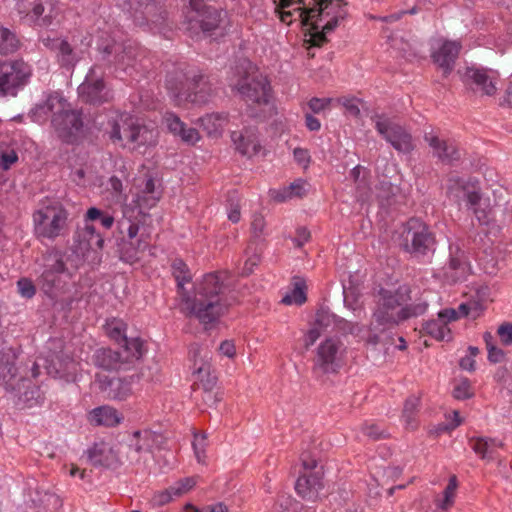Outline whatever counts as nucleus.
<instances>
[{
	"mask_svg": "<svg viewBox=\"0 0 512 512\" xmlns=\"http://www.w3.org/2000/svg\"><path fill=\"white\" fill-rule=\"evenodd\" d=\"M341 347L339 340L327 338L317 348L313 372L316 375L337 373L341 367Z\"/></svg>",
	"mask_w": 512,
	"mask_h": 512,
	"instance_id": "nucleus-17",
	"label": "nucleus"
},
{
	"mask_svg": "<svg viewBox=\"0 0 512 512\" xmlns=\"http://www.w3.org/2000/svg\"><path fill=\"white\" fill-rule=\"evenodd\" d=\"M15 361L16 355L11 348L0 351V386L4 387L6 391L18 395L19 400L29 402L39 391L26 385L30 382L25 377L18 375Z\"/></svg>",
	"mask_w": 512,
	"mask_h": 512,
	"instance_id": "nucleus-7",
	"label": "nucleus"
},
{
	"mask_svg": "<svg viewBox=\"0 0 512 512\" xmlns=\"http://www.w3.org/2000/svg\"><path fill=\"white\" fill-rule=\"evenodd\" d=\"M469 445L481 459L491 461L496 457V448L502 447L503 442L490 437H471Z\"/></svg>",
	"mask_w": 512,
	"mask_h": 512,
	"instance_id": "nucleus-34",
	"label": "nucleus"
},
{
	"mask_svg": "<svg viewBox=\"0 0 512 512\" xmlns=\"http://www.w3.org/2000/svg\"><path fill=\"white\" fill-rule=\"evenodd\" d=\"M48 352L43 358V367L53 378L64 379L69 382L75 379L77 363L66 352L61 339H50L47 343Z\"/></svg>",
	"mask_w": 512,
	"mask_h": 512,
	"instance_id": "nucleus-10",
	"label": "nucleus"
},
{
	"mask_svg": "<svg viewBox=\"0 0 512 512\" xmlns=\"http://www.w3.org/2000/svg\"><path fill=\"white\" fill-rule=\"evenodd\" d=\"M99 391L112 400H125L132 394L131 382L124 378L97 376Z\"/></svg>",
	"mask_w": 512,
	"mask_h": 512,
	"instance_id": "nucleus-24",
	"label": "nucleus"
},
{
	"mask_svg": "<svg viewBox=\"0 0 512 512\" xmlns=\"http://www.w3.org/2000/svg\"><path fill=\"white\" fill-rule=\"evenodd\" d=\"M452 395L457 400L470 399L474 396L471 382L468 378H461L454 386Z\"/></svg>",
	"mask_w": 512,
	"mask_h": 512,
	"instance_id": "nucleus-49",
	"label": "nucleus"
},
{
	"mask_svg": "<svg viewBox=\"0 0 512 512\" xmlns=\"http://www.w3.org/2000/svg\"><path fill=\"white\" fill-rule=\"evenodd\" d=\"M92 361L95 366L104 370H117L125 365L124 356L120 351L104 347L94 352Z\"/></svg>",
	"mask_w": 512,
	"mask_h": 512,
	"instance_id": "nucleus-32",
	"label": "nucleus"
},
{
	"mask_svg": "<svg viewBox=\"0 0 512 512\" xmlns=\"http://www.w3.org/2000/svg\"><path fill=\"white\" fill-rule=\"evenodd\" d=\"M419 402L420 399L418 397L410 396L409 398L406 399L404 403L403 417L405 418L407 425H409L412 428L415 427V425H413V415L418 409Z\"/></svg>",
	"mask_w": 512,
	"mask_h": 512,
	"instance_id": "nucleus-52",
	"label": "nucleus"
},
{
	"mask_svg": "<svg viewBox=\"0 0 512 512\" xmlns=\"http://www.w3.org/2000/svg\"><path fill=\"white\" fill-rule=\"evenodd\" d=\"M422 329L425 333L438 341L451 339V331L449 327L439 319L425 322Z\"/></svg>",
	"mask_w": 512,
	"mask_h": 512,
	"instance_id": "nucleus-41",
	"label": "nucleus"
},
{
	"mask_svg": "<svg viewBox=\"0 0 512 512\" xmlns=\"http://www.w3.org/2000/svg\"><path fill=\"white\" fill-rule=\"evenodd\" d=\"M446 193L448 198L459 208L464 204L467 210L479 204L481 189L477 180L450 175L447 179Z\"/></svg>",
	"mask_w": 512,
	"mask_h": 512,
	"instance_id": "nucleus-14",
	"label": "nucleus"
},
{
	"mask_svg": "<svg viewBox=\"0 0 512 512\" xmlns=\"http://www.w3.org/2000/svg\"><path fill=\"white\" fill-rule=\"evenodd\" d=\"M30 76L31 69L23 60L0 62V96H16Z\"/></svg>",
	"mask_w": 512,
	"mask_h": 512,
	"instance_id": "nucleus-13",
	"label": "nucleus"
},
{
	"mask_svg": "<svg viewBox=\"0 0 512 512\" xmlns=\"http://www.w3.org/2000/svg\"><path fill=\"white\" fill-rule=\"evenodd\" d=\"M410 293L411 290L406 285L399 286L395 292L381 289L380 299L369 324V331L384 332L402 322L400 309L397 310V308L411 300Z\"/></svg>",
	"mask_w": 512,
	"mask_h": 512,
	"instance_id": "nucleus-5",
	"label": "nucleus"
},
{
	"mask_svg": "<svg viewBox=\"0 0 512 512\" xmlns=\"http://www.w3.org/2000/svg\"><path fill=\"white\" fill-rule=\"evenodd\" d=\"M318 21L319 20L314 19L308 25V26H310V28H309V34H310L309 42L311 43L312 46H315V47H321L323 44H325L327 42L326 34L331 32V31H326L324 29V25L322 27H320L318 25Z\"/></svg>",
	"mask_w": 512,
	"mask_h": 512,
	"instance_id": "nucleus-46",
	"label": "nucleus"
},
{
	"mask_svg": "<svg viewBox=\"0 0 512 512\" xmlns=\"http://www.w3.org/2000/svg\"><path fill=\"white\" fill-rule=\"evenodd\" d=\"M235 88L248 106L250 117L261 116L256 107L267 105L270 97L271 86L266 77L256 73H246L235 84Z\"/></svg>",
	"mask_w": 512,
	"mask_h": 512,
	"instance_id": "nucleus-8",
	"label": "nucleus"
},
{
	"mask_svg": "<svg viewBox=\"0 0 512 512\" xmlns=\"http://www.w3.org/2000/svg\"><path fill=\"white\" fill-rule=\"evenodd\" d=\"M102 53L103 60L107 56L114 54V64L125 70L128 67L134 66L139 56V49L131 42L114 43L113 45H107Z\"/></svg>",
	"mask_w": 512,
	"mask_h": 512,
	"instance_id": "nucleus-25",
	"label": "nucleus"
},
{
	"mask_svg": "<svg viewBox=\"0 0 512 512\" xmlns=\"http://www.w3.org/2000/svg\"><path fill=\"white\" fill-rule=\"evenodd\" d=\"M186 79L189 83L187 98L196 104H206L215 93V85L210 76L197 72H188Z\"/></svg>",
	"mask_w": 512,
	"mask_h": 512,
	"instance_id": "nucleus-19",
	"label": "nucleus"
},
{
	"mask_svg": "<svg viewBox=\"0 0 512 512\" xmlns=\"http://www.w3.org/2000/svg\"><path fill=\"white\" fill-rule=\"evenodd\" d=\"M226 17V12L216 9L212 6H204L199 9H191L187 16V27L192 36H198L203 33L205 36H211L215 31L221 29V24Z\"/></svg>",
	"mask_w": 512,
	"mask_h": 512,
	"instance_id": "nucleus-15",
	"label": "nucleus"
},
{
	"mask_svg": "<svg viewBox=\"0 0 512 512\" xmlns=\"http://www.w3.org/2000/svg\"><path fill=\"white\" fill-rule=\"evenodd\" d=\"M150 434L148 432L142 433L141 431H135L129 438L127 444V458L132 461H139L140 454L147 451L149 445L147 443Z\"/></svg>",
	"mask_w": 512,
	"mask_h": 512,
	"instance_id": "nucleus-36",
	"label": "nucleus"
},
{
	"mask_svg": "<svg viewBox=\"0 0 512 512\" xmlns=\"http://www.w3.org/2000/svg\"><path fill=\"white\" fill-rule=\"evenodd\" d=\"M18 291L21 296L30 299L36 293V288L33 282L28 278H21L17 282Z\"/></svg>",
	"mask_w": 512,
	"mask_h": 512,
	"instance_id": "nucleus-60",
	"label": "nucleus"
},
{
	"mask_svg": "<svg viewBox=\"0 0 512 512\" xmlns=\"http://www.w3.org/2000/svg\"><path fill=\"white\" fill-rule=\"evenodd\" d=\"M162 197L161 184H156L152 176H146L139 185V191L136 195V204L142 209H151Z\"/></svg>",
	"mask_w": 512,
	"mask_h": 512,
	"instance_id": "nucleus-28",
	"label": "nucleus"
},
{
	"mask_svg": "<svg viewBox=\"0 0 512 512\" xmlns=\"http://www.w3.org/2000/svg\"><path fill=\"white\" fill-rule=\"evenodd\" d=\"M323 488L321 478L315 473L299 476L295 483L297 494L305 500L315 502Z\"/></svg>",
	"mask_w": 512,
	"mask_h": 512,
	"instance_id": "nucleus-30",
	"label": "nucleus"
},
{
	"mask_svg": "<svg viewBox=\"0 0 512 512\" xmlns=\"http://www.w3.org/2000/svg\"><path fill=\"white\" fill-rule=\"evenodd\" d=\"M120 352L124 356L125 364L132 362L133 360H138L142 357L144 352L143 341L137 337H124V342L122 343V351Z\"/></svg>",
	"mask_w": 512,
	"mask_h": 512,
	"instance_id": "nucleus-39",
	"label": "nucleus"
},
{
	"mask_svg": "<svg viewBox=\"0 0 512 512\" xmlns=\"http://www.w3.org/2000/svg\"><path fill=\"white\" fill-rule=\"evenodd\" d=\"M428 308V303L426 301H419L413 304H407L400 308V318L402 321H405L412 317H418L423 315Z\"/></svg>",
	"mask_w": 512,
	"mask_h": 512,
	"instance_id": "nucleus-48",
	"label": "nucleus"
},
{
	"mask_svg": "<svg viewBox=\"0 0 512 512\" xmlns=\"http://www.w3.org/2000/svg\"><path fill=\"white\" fill-rule=\"evenodd\" d=\"M424 140L433 150V156L444 164H453L459 161L461 153L454 142L439 138L436 135L427 133Z\"/></svg>",
	"mask_w": 512,
	"mask_h": 512,
	"instance_id": "nucleus-27",
	"label": "nucleus"
},
{
	"mask_svg": "<svg viewBox=\"0 0 512 512\" xmlns=\"http://www.w3.org/2000/svg\"><path fill=\"white\" fill-rule=\"evenodd\" d=\"M457 488V478L455 475L451 476L449 482L444 490V499L440 504L442 509H447L453 503L454 492Z\"/></svg>",
	"mask_w": 512,
	"mask_h": 512,
	"instance_id": "nucleus-58",
	"label": "nucleus"
},
{
	"mask_svg": "<svg viewBox=\"0 0 512 512\" xmlns=\"http://www.w3.org/2000/svg\"><path fill=\"white\" fill-rule=\"evenodd\" d=\"M338 330L343 332L344 334L359 336L363 332L364 326L357 322H352L344 318H339Z\"/></svg>",
	"mask_w": 512,
	"mask_h": 512,
	"instance_id": "nucleus-56",
	"label": "nucleus"
},
{
	"mask_svg": "<svg viewBox=\"0 0 512 512\" xmlns=\"http://www.w3.org/2000/svg\"><path fill=\"white\" fill-rule=\"evenodd\" d=\"M172 272L177 282L179 294L182 296V293H189L184 288V285L185 283H189L192 277L186 263L181 259H175L172 263Z\"/></svg>",
	"mask_w": 512,
	"mask_h": 512,
	"instance_id": "nucleus-40",
	"label": "nucleus"
},
{
	"mask_svg": "<svg viewBox=\"0 0 512 512\" xmlns=\"http://www.w3.org/2000/svg\"><path fill=\"white\" fill-rule=\"evenodd\" d=\"M497 334L500 337V340L503 345H505V346L512 345V323L511 322L502 323L497 329Z\"/></svg>",
	"mask_w": 512,
	"mask_h": 512,
	"instance_id": "nucleus-62",
	"label": "nucleus"
},
{
	"mask_svg": "<svg viewBox=\"0 0 512 512\" xmlns=\"http://www.w3.org/2000/svg\"><path fill=\"white\" fill-rule=\"evenodd\" d=\"M124 325L120 322L108 324L107 333L109 337L117 342H124V337H127L124 332Z\"/></svg>",
	"mask_w": 512,
	"mask_h": 512,
	"instance_id": "nucleus-61",
	"label": "nucleus"
},
{
	"mask_svg": "<svg viewBox=\"0 0 512 512\" xmlns=\"http://www.w3.org/2000/svg\"><path fill=\"white\" fill-rule=\"evenodd\" d=\"M225 121L226 116L221 113L207 114L200 118L201 125L210 135L218 132Z\"/></svg>",
	"mask_w": 512,
	"mask_h": 512,
	"instance_id": "nucleus-45",
	"label": "nucleus"
},
{
	"mask_svg": "<svg viewBox=\"0 0 512 512\" xmlns=\"http://www.w3.org/2000/svg\"><path fill=\"white\" fill-rule=\"evenodd\" d=\"M399 246L412 258L424 260L436 251V235L425 222L418 218H410L401 227Z\"/></svg>",
	"mask_w": 512,
	"mask_h": 512,
	"instance_id": "nucleus-4",
	"label": "nucleus"
},
{
	"mask_svg": "<svg viewBox=\"0 0 512 512\" xmlns=\"http://www.w3.org/2000/svg\"><path fill=\"white\" fill-rule=\"evenodd\" d=\"M363 433L372 440H380L388 437L385 429L380 428L377 424H365L362 428Z\"/></svg>",
	"mask_w": 512,
	"mask_h": 512,
	"instance_id": "nucleus-59",
	"label": "nucleus"
},
{
	"mask_svg": "<svg viewBox=\"0 0 512 512\" xmlns=\"http://www.w3.org/2000/svg\"><path fill=\"white\" fill-rule=\"evenodd\" d=\"M462 80L471 91L480 93L481 96L491 97L497 92L496 79L485 69L467 68Z\"/></svg>",
	"mask_w": 512,
	"mask_h": 512,
	"instance_id": "nucleus-22",
	"label": "nucleus"
},
{
	"mask_svg": "<svg viewBox=\"0 0 512 512\" xmlns=\"http://www.w3.org/2000/svg\"><path fill=\"white\" fill-rule=\"evenodd\" d=\"M461 48L460 42L445 40L431 52V59L441 70L444 78L454 70Z\"/></svg>",
	"mask_w": 512,
	"mask_h": 512,
	"instance_id": "nucleus-21",
	"label": "nucleus"
},
{
	"mask_svg": "<svg viewBox=\"0 0 512 512\" xmlns=\"http://www.w3.org/2000/svg\"><path fill=\"white\" fill-rule=\"evenodd\" d=\"M305 289L304 281L297 280L294 283V288L282 298L281 303L285 305H302L307 300Z\"/></svg>",
	"mask_w": 512,
	"mask_h": 512,
	"instance_id": "nucleus-43",
	"label": "nucleus"
},
{
	"mask_svg": "<svg viewBox=\"0 0 512 512\" xmlns=\"http://www.w3.org/2000/svg\"><path fill=\"white\" fill-rule=\"evenodd\" d=\"M147 247L148 243L142 237L136 240H126V237L123 236L117 242V253L120 260L132 264L139 260L140 252L145 251Z\"/></svg>",
	"mask_w": 512,
	"mask_h": 512,
	"instance_id": "nucleus-31",
	"label": "nucleus"
},
{
	"mask_svg": "<svg viewBox=\"0 0 512 512\" xmlns=\"http://www.w3.org/2000/svg\"><path fill=\"white\" fill-rule=\"evenodd\" d=\"M231 139L236 150L243 156L252 157L256 155L261 146L256 133L253 130L233 131Z\"/></svg>",
	"mask_w": 512,
	"mask_h": 512,
	"instance_id": "nucleus-29",
	"label": "nucleus"
},
{
	"mask_svg": "<svg viewBox=\"0 0 512 512\" xmlns=\"http://www.w3.org/2000/svg\"><path fill=\"white\" fill-rule=\"evenodd\" d=\"M58 49L61 65L66 67L73 66L76 61V58L73 53L71 45L67 41L61 40Z\"/></svg>",
	"mask_w": 512,
	"mask_h": 512,
	"instance_id": "nucleus-51",
	"label": "nucleus"
},
{
	"mask_svg": "<svg viewBox=\"0 0 512 512\" xmlns=\"http://www.w3.org/2000/svg\"><path fill=\"white\" fill-rule=\"evenodd\" d=\"M331 103L330 98L313 97L309 100L308 106L314 113H320L325 110Z\"/></svg>",
	"mask_w": 512,
	"mask_h": 512,
	"instance_id": "nucleus-63",
	"label": "nucleus"
},
{
	"mask_svg": "<svg viewBox=\"0 0 512 512\" xmlns=\"http://www.w3.org/2000/svg\"><path fill=\"white\" fill-rule=\"evenodd\" d=\"M197 483V477H186L171 485L174 496L179 497L191 490Z\"/></svg>",
	"mask_w": 512,
	"mask_h": 512,
	"instance_id": "nucleus-53",
	"label": "nucleus"
},
{
	"mask_svg": "<svg viewBox=\"0 0 512 512\" xmlns=\"http://www.w3.org/2000/svg\"><path fill=\"white\" fill-rule=\"evenodd\" d=\"M108 134L112 142H121L133 150L153 147L157 144L158 130L147 126L133 117L120 118L108 121Z\"/></svg>",
	"mask_w": 512,
	"mask_h": 512,
	"instance_id": "nucleus-3",
	"label": "nucleus"
},
{
	"mask_svg": "<svg viewBox=\"0 0 512 512\" xmlns=\"http://www.w3.org/2000/svg\"><path fill=\"white\" fill-rule=\"evenodd\" d=\"M377 198L382 207H390L397 202L400 188L387 179H383L376 187Z\"/></svg>",
	"mask_w": 512,
	"mask_h": 512,
	"instance_id": "nucleus-37",
	"label": "nucleus"
},
{
	"mask_svg": "<svg viewBox=\"0 0 512 512\" xmlns=\"http://www.w3.org/2000/svg\"><path fill=\"white\" fill-rule=\"evenodd\" d=\"M346 6L347 3L345 1L313 3L312 7H309L308 14L311 13L312 20H322L325 17H331L324 25V29L326 31H333L338 26L339 21L347 16Z\"/></svg>",
	"mask_w": 512,
	"mask_h": 512,
	"instance_id": "nucleus-20",
	"label": "nucleus"
},
{
	"mask_svg": "<svg viewBox=\"0 0 512 512\" xmlns=\"http://www.w3.org/2000/svg\"><path fill=\"white\" fill-rule=\"evenodd\" d=\"M16 9L19 14L39 27H48L53 22L50 0H18Z\"/></svg>",
	"mask_w": 512,
	"mask_h": 512,
	"instance_id": "nucleus-18",
	"label": "nucleus"
},
{
	"mask_svg": "<svg viewBox=\"0 0 512 512\" xmlns=\"http://www.w3.org/2000/svg\"><path fill=\"white\" fill-rule=\"evenodd\" d=\"M275 5V13L280 21L284 24L291 25L294 21L299 20L302 26H308L312 21L309 7L298 6L292 10L289 8L295 4V0H273Z\"/></svg>",
	"mask_w": 512,
	"mask_h": 512,
	"instance_id": "nucleus-26",
	"label": "nucleus"
},
{
	"mask_svg": "<svg viewBox=\"0 0 512 512\" xmlns=\"http://www.w3.org/2000/svg\"><path fill=\"white\" fill-rule=\"evenodd\" d=\"M481 225L492 226L495 222L494 207L490 204L489 199L480 196L479 204L470 209Z\"/></svg>",
	"mask_w": 512,
	"mask_h": 512,
	"instance_id": "nucleus-38",
	"label": "nucleus"
},
{
	"mask_svg": "<svg viewBox=\"0 0 512 512\" xmlns=\"http://www.w3.org/2000/svg\"><path fill=\"white\" fill-rule=\"evenodd\" d=\"M97 65L90 68L83 83L78 87V95L82 102L99 106L112 99L111 91L103 80V71Z\"/></svg>",
	"mask_w": 512,
	"mask_h": 512,
	"instance_id": "nucleus-16",
	"label": "nucleus"
},
{
	"mask_svg": "<svg viewBox=\"0 0 512 512\" xmlns=\"http://www.w3.org/2000/svg\"><path fill=\"white\" fill-rule=\"evenodd\" d=\"M20 42L16 34L8 28L0 26V54L9 55L16 52Z\"/></svg>",
	"mask_w": 512,
	"mask_h": 512,
	"instance_id": "nucleus-42",
	"label": "nucleus"
},
{
	"mask_svg": "<svg viewBox=\"0 0 512 512\" xmlns=\"http://www.w3.org/2000/svg\"><path fill=\"white\" fill-rule=\"evenodd\" d=\"M117 5L139 25L162 24L167 16L165 0H117Z\"/></svg>",
	"mask_w": 512,
	"mask_h": 512,
	"instance_id": "nucleus-11",
	"label": "nucleus"
},
{
	"mask_svg": "<svg viewBox=\"0 0 512 512\" xmlns=\"http://www.w3.org/2000/svg\"><path fill=\"white\" fill-rule=\"evenodd\" d=\"M264 228H265L264 217L260 214H255L253 216V220L251 222V231H252L253 237L259 238L263 234Z\"/></svg>",
	"mask_w": 512,
	"mask_h": 512,
	"instance_id": "nucleus-64",
	"label": "nucleus"
},
{
	"mask_svg": "<svg viewBox=\"0 0 512 512\" xmlns=\"http://www.w3.org/2000/svg\"><path fill=\"white\" fill-rule=\"evenodd\" d=\"M43 271L38 279L41 290L50 298H56L65 292L71 273L67 269L60 251H52L44 256Z\"/></svg>",
	"mask_w": 512,
	"mask_h": 512,
	"instance_id": "nucleus-6",
	"label": "nucleus"
},
{
	"mask_svg": "<svg viewBox=\"0 0 512 512\" xmlns=\"http://www.w3.org/2000/svg\"><path fill=\"white\" fill-rule=\"evenodd\" d=\"M86 219L90 221H99L105 229H110L114 223V217L96 207H91L86 212Z\"/></svg>",
	"mask_w": 512,
	"mask_h": 512,
	"instance_id": "nucleus-47",
	"label": "nucleus"
},
{
	"mask_svg": "<svg viewBox=\"0 0 512 512\" xmlns=\"http://www.w3.org/2000/svg\"><path fill=\"white\" fill-rule=\"evenodd\" d=\"M118 228L121 234L126 233V240H136L139 233V224L128 219H122L118 222Z\"/></svg>",
	"mask_w": 512,
	"mask_h": 512,
	"instance_id": "nucleus-55",
	"label": "nucleus"
},
{
	"mask_svg": "<svg viewBox=\"0 0 512 512\" xmlns=\"http://www.w3.org/2000/svg\"><path fill=\"white\" fill-rule=\"evenodd\" d=\"M165 122L169 131L175 136H179L182 141L188 144H195L199 140L197 129L188 127L176 114L167 113Z\"/></svg>",
	"mask_w": 512,
	"mask_h": 512,
	"instance_id": "nucleus-33",
	"label": "nucleus"
},
{
	"mask_svg": "<svg viewBox=\"0 0 512 512\" xmlns=\"http://www.w3.org/2000/svg\"><path fill=\"white\" fill-rule=\"evenodd\" d=\"M305 185V181L298 179L291 183L290 186L285 188L282 192H277V194L274 196V199L277 202H283L287 198H291L293 196L302 197L306 193Z\"/></svg>",
	"mask_w": 512,
	"mask_h": 512,
	"instance_id": "nucleus-44",
	"label": "nucleus"
},
{
	"mask_svg": "<svg viewBox=\"0 0 512 512\" xmlns=\"http://www.w3.org/2000/svg\"><path fill=\"white\" fill-rule=\"evenodd\" d=\"M339 318V316L322 307L316 313L315 325L318 328L326 329L331 324H334L338 328Z\"/></svg>",
	"mask_w": 512,
	"mask_h": 512,
	"instance_id": "nucleus-50",
	"label": "nucleus"
},
{
	"mask_svg": "<svg viewBox=\"0 0 512 512\" xmlns=\"http://www.w3.org/2000/svg\"><path fill=\"white\" fill-rule=\"evenodd\" d=\"M468 267V260H461L460 258H449L448 268L454 272L452 278L458 280L466 274Z\"/></svg>",
	"mask_w": 512,
	"mask_h": 512,
	"instance_id": "nucleus-57",
	"label": "nucleus"
},
{
	"mask_svg": "<svg viewBox=\"0 0 512 512\" xmlns=\"http://www.w3.org/2000/svg\"><path fill=\"white\" fill-rule=\"evenodd\" d=\"M89 463L96 468L116 469L121 462L118 453L108 443H94L85 452Z\"/></svg>",
	"mask_w": 512,
	"mask_h": 512,
	"instance_id": "nucleus-23",
	"label": "nucleus"
},
{
	"mask_svg": "<svg viewBox=\"0 0 512 512\" xmlns=\"http://www.w3.org/2000/svg\"><path fill=\"white\" fill-rule=\"evenodd\" d=\"M494 380L502 385L509 394H512V374L508 371L505 366H500L494 374Z\"/></svg>",
	"mask_w": 512,
	"mask_h": 512,
	"instance_id": "nucleus-54",
	"label": "nucleus"
},
{
	"mask_svg": "<svg viewBox=\"0 0 512 512\" xmlns=\"http://www.w3.org/2000/svg\"><path fill=\"white\" fill-rule=\"evenodd\" d=\"M58 95H49L43 104L36 106V112H53L51 124L57 136L67 144L77 143L83 136V113L81 110L65 109Z\"/></svg>",
	"mask_w": 512,
	"mask_h": 512,
	"instance_id": "nucleus-2",
	"label": "nucleus"
},
{
	"mask_svg": "<svg viewBox=\"0 0 512 512\" xmlns=\"http://www.w3.org/2000/svg\"><path fill=\"white\" fill-rule=\"evenodd\" d=\"M68 212L60 205L45 206L33 214L34 231L38 238L54 240L64 234Z\"/></svg>",
	"mask_w": 512,
	"mask_h": 512,
	"instance_id": "nucleus-9",
	"label": "nucleus"
},
{
	"mask_svg": "<svg viewBox=\"0 0 512 512\" xmlns=\"http://www.w3.org/2000/svg\"><path fill=\"white\" fill-rule=\"evenodd\" d=\"M122 420V415L110 406L97 407L90 412V421L98 426L115 427Z\"/></svg>",
	"mask_w": 512,
	"mask_h": 512,
	"instance_id": "nucleus-35",
	"label": "nucleus"
},
{
	"mask_svg": "<svg viewBox=\"0 0 512 512\" xmlns=\"http://www.w3.org/2000/svg\"><path fill=\"white\" fill-rule=\"evenodd\" d=\"M222 273H208L195 286L194 294L182 293L187 316L194 317L205 330L210 329L226 313L230 303L225 296Z\"/></svg>",
	"mask_w": 512,
	"mask_h": 512,
	"instance_id": "nucleus-1",
	"label": "nucleus"
},
{
	"mask_svg": "<svg viewBox=\"0 0 512 512\" xmlns=\"http://www.w3.org/2000/svg\"><path fill=\"white\" fill-rule=\"evenodd\" d=\"M372 120L376 131L399 153H411L415 145L410 132L392 118L376 114Z\"/></svg>",
	"mask_w": 512,
	"mask_h": 512,
	"instance_id": "nucleus-12",
	"label": "nucleus"
}]
</instances>
